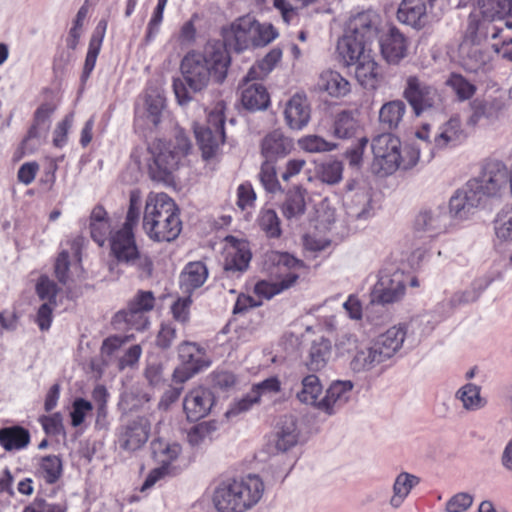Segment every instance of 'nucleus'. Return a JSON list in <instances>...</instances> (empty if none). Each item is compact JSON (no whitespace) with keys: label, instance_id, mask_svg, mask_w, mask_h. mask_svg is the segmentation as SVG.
Returning a JSON list of instances; mask_svg holds the SVG:
<instances>
[{"label":"nucleus","instance_id":"obj_13","mask_svg":"<svg viewBox=\"0 0 512 512\" xmlns=\"http://www.w3.org/2000/svg\"><path fill=\"white\" fill-rule=\"evenodd\" d=\"M408 278V275L398 269L382 270L372 291L373 299L382 304L399 301L405 293V283Z\"/></svg>","mask_w":512,"mask_h":512},{"label":"nucleus","instance_id":"obj_15","mask_svg":"<svg viewBox=\"0 0 512 512\" xmlns=\"http://www.w3.org/2000/svg\"><path fill=\"white\" fill-rule=\"evenodd\" d=\"M150 430V421L145 417H138L119 428L117 443L122 450L135 452L146 444Z\"/></svg>","mask_w":512,"mask_h":512},{"label":"nucleus","instance_id":"obj_47","mask_svg":"<svg viewBox=\"0 0 512 512\" xmlns=\"http://www.w3.org/2000/svg\"><path fill=\"white\" fill-rule=\"evenodd\" d=\"M30 442L29 431L21 426L0 429V445L6 451L21 450Z\"/></svg>","mask_w":512,"mask_h":512},{"label":"nucleus","instance_id":"obj_5","mask_svg":"<svg viewBox=\"0 0 512 512\" xmlns=\"http://www.w3.org/2000/svg\"><path fill=\"white\" fill-rule=\"evenodd\" d=\"M265 266L272 280L259 281L254 291L260 297L271 299L296 284L304 264L289 253L270 251L266 254Z\"/></svg>","mask_w":512,"mask_h":512},{"label":"nucleus","instance_id":"obj_55","mask_svg":"<svg viewBox=\"0 0 512 512\" xmlns=\"http://www.w3.org/2000/svg\"><path fill=\"white\" fill-rule=\"evenodd\" d=\"M446 85L452 89L461 102L471 99L477 91V87L473 83L458 73H452L447 78Z\"/></svg>","mask_w":512,"mask_h":512},{"label":"nucleus","instance_id":"obj_38","mask_svg":"<svg viewBox=\"0 0 512 512\" xmlns=\"http://www.w3.org/2000/svg\"><path fill=\"white\" fill-rule=\"evenodd\" d=\"M299 430L297 421L293 416L283 417L279 424L274 437L275 449L285 452L295 446L298 442Z\"/></svg>","mask_w":512,"mask_h":512},{"label":"nucleus","instance_id":"obj_51","mask_svg":"<svg viewBox=\"0 0 512 512\" xmlns=\"http://www.w3.org/2000/svg\"><path fill=\"white\" fill-rule=\"evenodd\" d=\"M282 58L280 48L271 49L261 60L256 62L247 72V80H261L265 78Z\"/></svg>","mask_w":512,"mask_h":512},{"label":"nucleus","instance_id":"obj_62","mask_svg":"<svg viewBox=\"0 0 512 512\" xmlns=\"http://www.w3.org/2000/svg\"><path fill=\"white\" fill-rule=\"evenodd\" d=\"M236 205L242 210L252 209L256 201V192L249 182H244L237 187L236 190Z\"/></svg>","mask_w":512,"mask_h":512},{"label":"nucleus","instance_id":"obj_11","mask_svg":"<svg viewBox=\"0 0 512 512\" xmlns=\"http://www.w3.org/2000/svg\"><path fill=\"white\" fill-rule=\"evenodd\" d=\"M400 147L399 138L390 133H383L373 138L371 144L374 156L373 171L381 176L394 173L397 170Z\"/></svg>","mask_w":512,"mask_h":512},{"label":"nucleus","instance_id":"obj_48","mask_svg":"<svg viewBox=\"0 0 512 512\" xmlns=\"http://www.w3.org/2000/svg\"><path fill=\"white\" fill-rule=\"evenodd\" d=\"M494 247L504 253L512 246V212L498 214L494 221Z\"/></svg>","mask_w":512,"mask_h":512},{"label":"nucleus","instance_id":"obj_36","mask_svg":"<svg viewBox=\"0 0 512 512\" xmlns=\"http://www.w3.org/2000/svg\"><path fill=\"white\" fill-rule=\"evenodd\" d=\"M400 22L415 29L424 26L426 18V4L423 0H403L397 11Z\"/></svg>","mask_w":512,"mask_h":512},{"label":"nucleus","instance_id":"obj_56","mask_svg":"<svg viewBox=\"0 0 512 512\" xmlns=\"http://www.w3.org/2000/svg\"><path fill=\"white\" fill-rule=\"evenodd\" d=\"M266 0H256L258 4L264 3ZM316 0H273L274 7L280 11L283 20L286 23L294 21L297 17V11L308 6Z\"/></svg>","mask_w":512,"mask_h":512},{"label":"nucleus","instance_id":"obj_24","mask_svg":"<svg viewBox=\"0 0 512 512\" xmlns=\"http://www.w3.org/2000/svg\"><path fill=\"white\" fill-rule=\"evenodd\" d=\"M371 43L344 32L338 40L337 51L343 65L351 67L355 62L373 52Z\"/></svg>","mask_w":512,"mask_h":512},{"label":"nucleus","instance_id":"obj_10","mask_svg":"<svg viewBox=\"0 0 512 512\" xmlns=\"http://www.w3.org/2000/svg\"><path fill=\"white\" fill-rule=\"evenodd\" d=\"M178 356L181 363L173 373L176 382L184 383L211 365V359L205 348L195 342H182L178 346Z\"/></svg>","mask_w":512,"mask_h":512},{"label":"nucleus","instance_id":"obj_45","mask_svg":"<svg viewBox=\"0 0 512 512\" xmlns=\"http://www.w3.org/2000/svg\"><path fill=\"white\" fill-rule=\"evenodd\" d=\"M306 190L300 186L289 189L281 206L282 214L288 220L299 219L306 210Z\"/></svg>","mask_w":512,"mask_h":512},{"label":"nucleus","instance_id":"obj_41","mask_svg":"<svg viewBox=\"0 0 512 512\" xmlns=\"http://www.w3.org/2000/svg\"><path fill=\"white\" fill-rule=\"evenodd\" d=\"M152 456L158 465L166 466L176 472L174 463L181 454V447L177 443H169L161 439L151 442Z\"/></svg>","mask_w":512,"mask_h":512},{"label":"nucleus","instance_id":"obj_20","mask_svg":"<svg viewBox=\"0 0 512 512\" xmlns=\"http://www.w3.org/2000/svg\"><path fill=\"white\" fill-rule=\"evenodd\" d=\"M110 248L118 262L135 265L140 258L134 233L129 228H119L111 233Z\"/></svg>","mask_w":512,"mask_h":512},{"label":"nucleus","instance_id":"obj_14","mask_svg":"<svg viewBox=\"0 0 512 512\" xmlns=\"http://www.w3.org/2000/svg\"><path fill=\"white\" fill-rule=\"evenodd\" d=\"M165 97L158 89L146 90L141 102L135 107V124L148 129L156 128L162 119Z\"/></svg>","mask_w":512,"mask_h":512},{"label":"nucleus","instance_id":"obj_53","mask_svg":"<svg viewBox=\"0 0 512 512\" xmlns=\"http://www.w3.org/2000/svg\"><path fill=\"white\" fill-rule=\"evenodd\" d=\"M406 112V105L401 100L385 103L379 111L381 124L387 129L397 128Z\"/></svg>","mask_w":512,"mask_h":512},{"label":"nucleus","instance_id":"obj_19","mask_svg":"<svg viewBox=\"0 0 512 512\" xmlns=\"http://www.w3.org/2000/svg\"><path fill=\"white\" fill-rule=\"evenodd\" d=\"M353 387L350 380L333 381L322 396L318 411L328 416L335 415L351 400Z\"/></svg>","mask_w":512,"mask_h":512},{"label":"nucleus","instance_id":"obj_34","mask_svg":"<svg viewBox=\"0 0 512 512\" xmlns=\"http://www.w3.org/2000/svg\"><path fill=\"white\" fill-rule=\"evenodd\" d=\"M461 65L469 73L478 74L488 69L490 57L478 46L460 43Z\"/></svg>","mask_w":512,"mask_h":512},{"label":"nucleus","instance_id":"obj_58","mask_svg":"<svg viewBox=\"0 0 512 512\" xmlns=\"http://www.w3.org/2000/svg\"><path fill=\"white\" fill-rule=\"evenodd\" d=\"M259 180L267 192L276 193L281 191V185L276 174L275 162L264 161L261 164Z\"/></svg>","mask_w":512,"mask_h":512},{"label":"nucleus","instance_id":"obj_30","mask_svg":"<svg viewBox=\"0 0 512 512\" xmlns=\"http://www.w3.org/2000/svg\"><path fill=\"white\" fill-rule=\"evenodd\" d=\"M244 77L241 85V102L251 111L266 109L270 103V97L266 88L261 83H253Z\"/></svg>","mask_w":512,"mask_h":512},{"label":"nucleus","instance_id":"obj_12","mask_svg":"<svg viewBox=\"0 0 512 512\" xmlns=\"http://www.w3.org/2000/svg\"><path fill=\"white\" fill-rule=\"evenodd\" d=\"M155 297L150 291H139L131 299L127 307L116 313L114 323L118 326L126 325L141 331L148 327L147 313L154 308Z\"/></svg>","mask_w":512,"mask_h":512},{"label":"nucleus","instance_id":"obj_28","mask_svg":"<svg viewBox=\"0 0 512 512\" xmlns=\"http://www.w3.org/2000/svg\"><path fill=\"white\" fill-rule=\"evenodd\" d=\"M293 149V141L280 130L268 133L261 141V155L264 161L276 162L288 155Z\"/></svg>","mask_w":512,"mask_h":512},{"label":"nucleus","instance_id":"obj_61","mask_svg":"<svg viewBox=\"0 0 512 512\" xmlns=\"http://www.w3.org/2000/svg\"><path fill=\"white\" fill-rule=\"evenodd\" d=\"M399 160L397 165L398 169H411L413 168L419 161L420 158V147H417L415 144H407L405 146L400 147L399 149Z\"/></svg>","mask_w":512,"mask_h":512},{"label":"nucleus","instance_id":"obj_21","mask_svg":"<svg viewBox=\"0 0 512 512\" xmlns=\"http://www.w3.org/2000/svg\"><path fill=\"white\" fill-rule=\"evenodd\" d=\"M215 403L211 390L199 386L191 389L184 397L183 409L187 419L197 421L207 416Z\"/></svg>","mask_w":512,"mask_h":512},{"label":"nucleus","instance_id":"obj_9","mask_svg":"<svg viewBox=\"0 0 512 512\" xmlns=\"http://www.w3.org/2000/svg\"><path fill=\"white\" fill-rule=\"evenodd\" d=\"M403 94L416 115L437 110L442 106V97L437 88L415 75L406 79Z\"/></svg>","mask_w":512,"mask_h":512},{"label":"nucleus","instance_id":"obj_49","mask_svg":"<svg viewBox=\"0 0 512 512\" xmlns=\"http://www.w3.org/2000/svg\"><path fill=\"white\" fill-rule=\"evenodd\" d=\"M218 425L216 421H204L194 425L187 433V441L193 448H201L211 443Z\"/></svg>","mask_w":512,"mask_h":512},{"label":"nucleus","instance_id":"obj_3","mask_svg":"<svg viewBox=\"0 0 512 512\" xmlns=\"http://www.w3.org/2000/svg\"><path fill=\"white\" fill-rule=\"evenodd\" d=\"M143 229L147 236L157 242L175 240L182 223L178 208L166 193H149L144 208Z\"/></svg>","mask_w":512,"mask_h":512},{"label":"nucleus","instance_id":"obj_25","mask_svg":"<svg viewBox=\"0 0 512 512\" xmlns=\"http://www.w3.org/2000/svg\"><path fill=\"white\" fill-rule=\"evenodd\" d=\"M407 335L406 326L395 325L377 336L372 342L385 361L393 358L403 347Z\"/></svg>","mask_w":512,"mask_h":512},{"label":"nucleus","instance_id":"obj_8","mask_svg":"<svg viewBox=\"0 0 512 512\" xmlns=\"http://www.w3.org/2000/svg\"><path fill=\"white\" fill-rule=\"evenodd\" d=\"M226 104L219 100L208 110L207 126L195 127L194 132L205 159L214 157L224 143V110Z\"/></svg>","mask_w":512,"mask_h":512},{"label":"nucleus","instance_id":"obj_1","mask_svg":"<svg viewBox=\"0 0 512 512\" xmlns=\"http://www.w3.org/2000/svg\"><path fill=\"white\" fill-rule=\"evenodd\" d=\"M231 63L229 52L220 43L208 44L203 51H190L181 60L182 79L173 81L177 102L183 106L193 100V94L205 90L210 83H223Z\"/></svg>","mask_w":512,"mask_h":512},{"label":"nucleus","instance_id":"obj_18","mask_svg":"<svg viewBox=\"0 0 512 512\" xmlns=\"http://www.w3.org/2000/svg\"><path fill=\"white\" fill-rule=\"evenodd\" d=\"M231 244L226 249L223 280L239 278L247 270L251 253L246 242L229 238Z\"/></svg>","mask_w":512,"mask_h":512},{"label":"nucleus","instance_id":"obj_60","mask_svg":"<svg viewBox=\"0 0 512 512\" xmlns=\"http://www.w3.org/2000/svg\"><path fill=\"white\" fill-rule=\"evenodd\" d=\"M346 207H351L349 214L357 219H364L368 215L367 207H370V197L365 191L357 192L348 198Z\"/></svg>","mask_w":512,"mask_h":512},{"label":"nucleus","instance_id":"obj_59","mask_svg":"<svg viewBox=\"0 0 512 512\" xmlns=\"http://www.w3.org/2000/svg\"><path fill=\"white\" fill-rule=\"evenodd\" d=\"M299 147L309 153H321L333 151L337 145L332 142L326 141L324 138L317 135H307L298 140Z\"/></svg>","mask_w":512,"mask_h":512},{"label":"nucleus","instance_id":"obj_44","mask_svg":"<svg viewBox=\"0 0 512 512\" xmlns=\"http://www.w3.org/2000/svg\"><path fill=\"white\" fill-rule=\"evenodd\" d=\"M455 399L466 411H478L485 407L487 401L481 395V387L474 383H466L455 393Z\"/></svg>","mask_w":512,"mask_h":512},{"label":"nucleus","instance_id":"obj_52","mask_svg":"<svg viewBox=\"0 0 512 512\" xmlns=\"http://www.w3.org/2000/svg\"><path fill=\"white\" fill-rule=\"evenodd\" d=\"M358 115L357 111H341L335 118L334 135L341 139L353 137L360 127Z\"/></svg>","mask_w":512,"mask_h":512},{"label":"nucleus","instance_id":"obj_33","mask_svg":"<svg viewBox=\"0 0 512 512\" xmlns=\"http://www.w3.org/2000/svg\"><path fill=\"white\" fill-rule=\"evenodd\" d=\"M415 229L434 237L446 229V215L440 208L422 211L415 220Z\"/></svg>","mask_w":512,"mask_h":512},{"label":"nucleus","instance_id":"obj_27","mask_svg":"<svg viewBox=\"0 0 512 512\" xmlns=\"http://www.w3.org/2000/svg\"><path fill=\"white\" fill-rule=\"evenodd\" d=\"M465 138L466 134L462 127L460 118L451 117L438 127L433 139V149L442 150L455 147L461 144Z\"/></svg>","mask_w":512,"mask_h":512},{"label":"nucleus","instance_id":"obj_42","mask_svg":"<svg viewBox=\"0 0 512 512\" xmlns=\"http://www.w3.org/2000/svg\"><path fill=\"white\" fill-rule=\"evenodd\" d=\"M106 26H107L106 21H100L96 30L94 31V33L91 36V39L89 41L88 51H87L86 58H85L83 72L81 75L82 82L87 81V79L90 77L92 71L95 68L97 57L101 50Z\"/></svg>","mask_w":512,"mask_h":512},{"label":"nucleus","instance_id":"obj_37","mask_svg":"<svg viewBox=\"0 0 512 512\" xmlns=\"http://www.w3.org/2000/svg\"><path fill=\"white\" fill-rule=\"evenodd\" d=\"M419 483L420 478L418 476L408 472L399 473L392 485V495L389 499L390 507L399 509Z\"/></svg>","mask_w":512,"mask_h":512},{"label":"nucleus","instance_id":"obj_35","mask_svg":"<svg viewBox=\"0 0 512 512\" xmlns=\"http://www.w3.org/2000/svg\"><path fill=\"white\" fill-rule=\"evenodd\" d=\"M208 269L201 261L189 262L182 270L179 283L184 293L190 294L207 280Z\"/></svg>","mask_w":512,"mask_h":512},{"label":"nucleus","instance_id":"obj_6","mask_svg":"<svg viewBox=\"0 0 512 512\" xmlns=\"http://www.w3.org/2000/svg\"><path fill=\"white\" fill-rule=\"evenodd\" d=\"M467 182L487 207L500 202L510 192L509 169L500 160L486 161L478 175Z\"/></svg>","mask_w":512,"mask_h":512},{"label":"nucleus","instance_id":"obj_50","mask_svg":"<svg viewBox=\"0 0 512 512\" xmlns=\"http://www.w3.org/2000/svg\"><path fill=\"white\" fill-rule=\"evenodd\" d=\"M472 115L469 122L476 124L482 117L492 118L503 108L504 102L501 98L474 99L471 104Z\"/></svg>","mask_w":512,"mask_h":512},{"label":"nucleus","instance_id":"obj_7","mask_svg":"<svg viewBox=\"0 0 512 512\" xmlns=\"http://www.w3.org/2000/svg\"><path fill=\"white\" fill-rule=\"evenodd\" d=\"M190 140L183 131L176 134V144L157 139L149 145L153 163L149 165L152 177L165 181L177 169L180 159L190 149Z\"/></svg>","mask_w":512,"mask_h":512},{"label":"nucleus","instance_id":"obj_64","mask_svg":"<svg viewBox=\"0 0 512 512\" xmlns=\"http://www.w3.org/2000/svg\"><path fill=\"white\" fill-rule=\"evenodd\" d=\"M93 410V405L91 402L83 399V398H76L72 403V410L70 412L71 417V425L73 427L80 426L86 416L90 414Z\"/></svg>","mask_w":512,"mask_h":512},{"label":"nucleus","instance_id":"obj_23","mask_svg":"<svg viewBox=\"0 0 512 512\" xmlns=\"http://www.w3.org/2000/svg\"><path fill=\"white\" fill-rule=\"evenodd\" d=\"M380 50L389 64H398L408 53V39L397 28H390L380 38Z\"/></svg>","mask_w":512,"mask_h":512},{"label":"nucleus","instance_id":"obj_63","mask_svg":"<svg viewBox=\"0 0 512 512\" xmlns=\"http://www.w3.org/2000/svg\"><path fill=\"white\" fill-rule=\"evenodd\" d=\"M343 164L340 161L324 163L320 168V179L329 185H334L342 180Z\"/></svg>","mask_w":512,"mask_h":512},{"label":"nucleus","instance_id":"obj_39","mask_svg":"<svg viewBox=\"0 0 512 512\" xmlns=\"http://www.w3.org/2000/svg\"><path fill=\"white\" fill-rule=\"evenodd\" d=\"M323 393V386L319 377L315 374H308L301 380V388L296 392V398L305 405L319 409Z\"/></svg>","mask_w":512,"mask_h":512},{"label":"nucleus","instance_id":"obj_54","mask_svg":"<svg viewBox=\"0 0 512 512\" xmlns=\"http://www.w3.org/2000/svg\"><path fill=\"white\" fill-rule=\"evenodd\" d=\"M256 221L267 237L279 238L281 236V222L274 209L263 207L259 211Z\"/></svg>","mask_w":512,"mask_h":512},{"label":"nucleus","instance_id":"obj_29","mask_svg":"<svg viewBox=\"0 0 512 512\" xmlns=\"http://www.w3.org/2000/svg\"><path fill=\"white\" fill-rule=\"evenodd\" d=\"M357 82L365 89H376L382 81L381 67L375 59V53L352 64Z\"/></svg>","mask_w":512,"mask_h":512},{"label":"nucleus","instance_id":"obj_40","mask_svg":"<svg viewBox=\"0 0 512 512\" xmlns=\"http://www.w3.org/2000/svg\"><path fill=\"white\" fill-rule=\"evenodd\" d=\"M331 356V342L327 339L320 338L312 343L305 365L307 369L313 373L320 372L327 366Z\"/></svg>","mask_w":512,"mask_h":512},{"label":"nucleus","instance_id":"obj_4","mask_svg":"<svg viewBox=\"0 0 512 512\" xmlns=\"http://www.w3.org/2000/svg\"><path fill=\"white\" fill-rule=\"evenodd\" d=\"M226 45L236 52L264 47L278 37V31L271 23H261L255 16L246 14L236 18L222 28Z\"/></svg>","mask_w":512,"mask_h":512},{"label":"nucleus","instance_id":"obj_2","mask_svg":"<svg viewBox=\"0 0 512 512\" xmlns=\"http://www.w3.org/2000/svg\"><path fill=\"white\" fill-rule=\"evenodd\" d=\"M265 484L260 476L248 474L220 482L213 493V504L218 512H247L262 499Z\"/></svg>","mask_w":512,"mask_h":512},{"label":"nucleus","instance_id":"obj_32","mask_svg":"<svg viewBox=\"0 0 512 512\" xmlns=\"http://www.w3.org/2000/svg\"><path fill=\"white\" fill-rule=\"evenodd\" d=\"M319 90L333 98H342L351 92V83L341 73L335 70H325L318 78Z\"/></svg>","mask_w":512,"mask_h":512},{"label":"nucleus","instance_id":"obj_22","mask_svg":"<svg viewBox=\"0 0 512 512\" xmlns=\"http://www.w3.org/2000/svg\"><path fill=\"white\" fill-rule=\"evenodd\" d=\"M487 207L480 197L473 191L468 182L458 189L450 198V215L458 220H465L472 215L476 209Z\"/></svg>","mask_w":512,"mask_h":512},{"label":"nucleus","instance_id":"obj_57","mask_svg":"<svg viewBox=\"0 0 512 512\" xmlns=\"http://www.w3.org/2000/svg\"><path fill=\"white\" fill-rule=\"evenodd\" d=\"M62 471V461L58 456L49 455L41 459L38 473L46 483H55L61 477Z\"/></svg>","mask_w":512,"mask_h":512},{"label":"nucleus","instance_id":"obj_17","mask_svg":"<svg viewBox=\"0 0 512 512\" xmlns=\"http://www.w3.org/2000/svg\"><path fill=\"white\" fill-rule=\"evenodd\" d=\"M381 25V17L374 10H365L349 17L344 32L356 36L369 43L377 38Z\"/></svg>","mask_w":512,"mask_h":512},{"label":"nucleus","instance_id":"obj_26","mask_svg":"<svg viewBox=\"0 0 512 512\" xmlns=\"http://www.w3.org/2000/svg\"><path fill=\"white\" fill-rule=\"evenodd\" d=\"M286 124L293 130H302L310 121L311 111L305 95H293L285 105Z\"/></svg>","mask_w":512,"mask_h":512},{"label":"nucleus","instance_id":"obj_16","mask_svg":"<svg viewBox=\"0 0 512 512\" xmlns=\"http://www.w3.org/2000/svg\"><path fill=\"white\" fill-rule=\"evenodd\" d=\"M503 32V26L483 17L479 19V15L474 11L469 16L468 25L461 43L479 47L488 39L496 40Z\"/></svg>","mask_w":512,"mask_h":512},{"label":"nucleus","instance_id":"obj_31","mask_svg":"<svg viewBox=\"0 0 512 512\" xmlns=\"http://www.w3.org/2000/svg\"><path fill=\"white\" fill-rule=\"evenodd\" d=\"M386 362L373 342L356 349L350 360V369L354 373H366Z\"/></svg>","mask_w":512,"mask_h":512},{"label":"nucleus","instance_id":"obj_46","mask_svg":"<svg viewBox=\"0 0 512 512\" xmlns=\"http://www.w3.org/2000/svg\"><path fill=\"white\" fill-rule=\"evenodd\" d=\"M475 11L490 21L502 20L512 13V0H478Z\"/></svg>","mask_w":512,"mask_h":512},{"label":"nucleus","instance_id":"obj_43","mask_svg":"<svg viewBox=\"0 0 512 512\" xmlns=\"http://www.w3.org/2000/svg\"><path fill=\"white\" fill-rule=\"evenodd\" d=\"M90 234L92 239L99 245L103 246L107 240V236L113 233L107 212L102 206H96L90 215Z\"/></svg>","mask_w":512,"mask_h":512}]
</instances>
